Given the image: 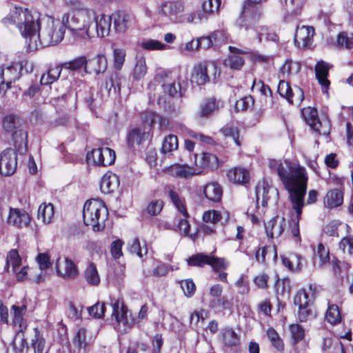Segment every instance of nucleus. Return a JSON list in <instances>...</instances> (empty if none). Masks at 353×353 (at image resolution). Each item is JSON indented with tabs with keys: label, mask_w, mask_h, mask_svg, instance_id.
Masks as SVG:
<instances>
[{
	"label": "nucleus",
	"mask_w": 353,
	"mask_h": 353,
	"mask_svg": "<svg viewBox=\"0 0 353 353\" xmlns=\"http://www.w3.org/2000/svg\"><path fill=\"white\" fill-rule=\"evenodd\" d=\"M268 165L272 172L278 174L289 193L292 208L296 214V219H292L290 223V230L294 241L301 243L299 223L305 205L304 197L307 190L305 169L299 165H292L287 160L270 159Z\"/></svg>",
	"instance_id": "2"
},
{
	"label": "nucleus",
	"mask_w": 353,
	"mask_h": 353,
	"mask_svg": "<svg viewBox=\"0 0 353 353\" xmlns=\"http://www.w3.org/2000/svg\"><path fill=\"white\" fill-rule=\"evenodd\" d=\"M257 39L261 43L263 38L266 41H276L278 40V35L266 26H260L257 30Z\"/></svg>",
	"instance_id": "55"
},
{
	"label": "nucleus",
	"mask_w": 353,
	"mask_h": 353,
	"mask_svg": "<svg viewBox=\"0 0 353 353\" xmlns=\"http://www.w3.org/2000/svg\"><path fill=\"white\" fill-rule=\"evenodd\" d=\"M316 256L319 258L318 265L323 267L324 265L328 263L330 260L329 250L325 248L322 243H319L317 245L316 250H315Z\"/></svg>",
	"instance_id": "63"
},
{
	"label": "nucleus",
	"mask_w": 353,
	"mask_h": 353,
	"mask_svg": "<svg viewBox=\"0 0 353 353\" xmlns=\"http://www.w3.org/2000/svg\"><path fill=\"white\" fill-rule=\"evenodd\" d=\"M61 66L62 68L73 71L79 70L84 68L86 71L88 70V60L85 57L81 56L70 61L62 63Z\"/></svg>",
	"instance_id": "47"
},
{
	"label": "nucleus",
	"mask_w": 353,
	"mask_h": 353,
	"mask_svg": "<svg viewBox=\"0 0 353 353\" xmlns=\"http://www.w3.org/2000/svg\"><path fill=\"white\" fill-rule=\"evenodd\" d=\"M36 261L39 264L41 273L33 278V279L35 282L39 283L43 281L46 277L44 272L50 266V256L47 253H39L36 257Z\"/></svg>",
	"instance_id": "33"
},
{
	"label": "nucleus",
	"mask_w": 353,
	"mask_h": 353,
	"mask_svg": "<svg viewBox=\"0 0 353 353\" xmlns=\"http://www.w3.org/2000/svg\"><path fill=\"white\" fill-rule=\"evenodd\" d=\"M284 9L292 15H298L301 10L303 0H281Z\"/></svg>",
	"instance_id": "51"
},
{
	"label": "nucleus",
	"mask_w": 353,
	"mask_h": 353,
	"mask_svg": "<svg viewBox=\"0 0 353 353\" xmlns=\"http://www.w3.org/2000/svg\"><path fill=\"white\" fill-rule=\"evenodd\" d=\"M84 278L89 285L93 286H97L99 285L101 278L97 266L94 263H90L85 269Z\"/></svg>",
	"instance_id": "32"
},
{
	"label": "nucleus",
	"mask_w": 353,
	"mask_h": 353,
	"mask_svg": "<svg viewBox=\"0 0 353 353\" xmlns=\"http://www.w3.org/2000/svg\"><path fill=\"white\" fill-rule=\"evenodd\" d=\"M176 77L172 72H163L158 74L154 80L159 83L162 82L161 88L163 92L165 94L172 97L176 94L177 87L180 86L179 84L176 86L175 83Z\"/></svg>",
	"instance_id": "15"
},
{
	"label": "nucleus",
	"mask_w": 353,
	"mask_h": 353,
	"mask_svg": "<svg viewBox=\"0 0 353 353\" xmlns=\"http://www.w3.org/2000/svg\"><path fill=\"white\" fill-rule=\"evenodd\" d=\"M27 307L25 305L21 306L13 305L11 307L10 312L12 315V323L19 327L23 326V316L26 312Z\"/></svg>",
	"instance_id": "44"
},
{
	"label": "nucleus",
	"mask_w": 353,
	"mask_h": 353,
	"mask_svg": "<svg viewBox=\"0 0 353 353\" xmlns=\"http://www.w3.org/2000/svg\"><path fill=\"white\" fill-rule=\"evenodd\" d=\"M112 316L115 318L119 330L122 332H128L135 323L134 319L128 315V308L119 299L112 303Z\"/></svg>",
	"instance_id": "6"
},
{
	"label": "nucleus",
	"mask_w": 353,
	"mask_h": 353,
	"mask_svg": "<svg viewBox=\"0 0 353 353\" xmlns=\"http://www.w3.org/2000/svg\"><path fill=\"white\" fill-rule=\"evenodd\" d=\"M260 17L261 14L256 8L245 5L241 14L240 26L248 30L256 23Z\"/></svg>",
	"instance_id": "18"
},
{
	"label": "nucleus",
	"mask_w": 353,
	"mask_h": 353,
	"mask_svg": "<svg viewBox=\"0 0 353 353\" xmlns=\"http://www.w3.org/2000/svg\"><path fill=\"white\" fill-rule=\"evenodd\" d=\"M283 264L291 270H299L302 268V258L297 254H293L290 257L281 256Z\"/></svg>",
	"instance_id": "50"
},
{
	"label": "nucleus",
	"mask_w": 353,
	"mask_h": 353,
	"mask_svg": "<svg viewBox=\"0 0 353 353\" xmlns=\"http://www.w3.org/2000/svg\"><path fill=\"white\" fill-rule=\"evenodd\" d=\"M221 3V0H205L202 3L201 10L208 18L212 13L219 10Z\"/></svg>",
	"instance_id": "60"
},
{
	"label": "nucleus",
	"mask_w": 353,
	"mask_h": 353,
	"mask_svg": "<svg viewBox=\"0 0 353 353\" xmlns=\"http://www.w3.org/2000/svg\"><path fill=\"white\" fill-rule=\"evenodd\" d=\"M112 26V17L104 14H99L95 10V19L93 26L91 27V36L88 39L95 37L103 38L109 35Z\"/></svg>",
	"instance_id": "8"
},
{
	"label": "nucleus",
	"mask_w": 353,
	"mask_h": 353,
	"mask_svg": "<svg viewBox=\"0 0 353 353\" xmlns=\"http://www.w3.org/2000/svg\"><path fill=\"white\" fill-rule=\"evenodd\" d=\"M292 341L293 345H296L303 341L305 337V330L299 324H291L289 327Z\"/></svg>",
	"instance_id": "56"
},
{
	"label": "nucleus",
	"mask_w": 353,
	"mask_h": 353,
	"mask_svg": "<svg viewBox=\"0 0 353 353\" xmlns=\"http://www.w3.org/2000/svg\"><path fill=\"white\" fill-rule=\"evenodd\" d=\"M108 66V61L105 55L97 54L88 61V69L90 68L97 74L103 73Z\"/></svg>",
	"instance_id": "28"
},
{
	"label": "nucleus",
	"mask_w": 353,
	"mask_h": 353,
	"mask_svg": "<svg viewBox=\"0 0 353 353\" xmlns=\"http://www.w3.org/2000/svg\"><path fill=\"white\" fill-rule=\"evenodd\" d=\"M205 196L210 201L219 202L221 201L223 190L220 184L216 182L209 183L203 189Z\"/></svg>",
	"instance_id": "27"
},
{
	"label": "nucleus",
	"mask_w": 353,
	"mask_h": 353,
	"mask_svg": "<svg viewBox=\"0 0 353 353\" xmlns=\"http://www.w3.org/2000/svg\"><path fill=\"white\" fill-rule=\"evenodd\" d=\"M149 137L145 128L137 127L132 128L128 134V143L131 147L143 144Z\"/></svg>",
	"instance_id": "23"
},
{
	"label": "nucleus",
	"mask_w": 353,
	"mask_h": 353,
	"mask_svg": "<svg viewBox=\"0 0 353 353\" xmlns=\"http://www.w3.org/2000/svg\"><path fill=\"white\" fill-rule=\"evenodd\" d=\"M212 76L216 79L220 76V70L214 61L199 62L194 65L191 74V81L198 85H202L209 82Z\"/></svg>",
	"instance_id": "5"
},
{
	"label": "nucleus",
	"mask_w": 353,
	"mask_h": 353,
	"mask_svg": "<svg viewBox=\"0 0 353 353\" xmlns=\"http://www.w3.org/2000/svg\"><path fill=\"white\" fill-rule=\"evenodd\" d=\"M139 46L145 50H162L167 49L168 46L155 39H143L139 43Z\"/></svg>",
	"instance_id": "54"
},
{
	"label": "nucleus",
	"mask_w": 353,
	"mask_h": 353,
	"mask_svg": "<svg viewBox=\"0 0 353 353\" xmlns=\"http://www.w3.org/2000/svg\"><path fill=\"white\" fill-rule=\"evenodd\" d=\"M95 19V9L80 6L63 14V22L76 39H88Z\"/></svg>",
	"instance_id": "3"
},
{
	"label": "nucleus",
	"mask_w": 353,
	"mask_h": 353,
	"mask_svg": "<svg viewBox=\"0 0 353 353\" xmlns=\"http://www.w3.org/2000/svg\"><path fill=\"white\" fill-rule=\"evenodd\" d=\"M227 176L228 179L235 183H245L249 180V172L242 168H234L230 170Z\"/></svg>",
	"instance_id": "31"
},
{
	"label": "nucleus",
	"mask_w": 353,
	"mask_h": 353,
	"mask_svg": "<svg viewBox=\"0 0 353 353\" xmlns=\"http://www.w3.org/2000/svg\"><path fill=\"white\" fill-rule=\"evenodd\" d=\"M223 218L225 219H228V213L225 212L222 214L220 211L215 210H209L203 212L202 216V220L205 223H212L215 225L218 222L221 221Z\"/></svg>",
	"instance_id": "40"
},
{
	"label": "nucleus",
	"mask_w": 353,
	"mask_h": 353,
	"mask_svg": "<svg viewBox=\"0 0 353 353\" xmlns=\"http://www.w3.org/2000/svg\"><path fill=\"white\" fill-rule=\"evenodd\" d=\"M266 334L272 346L278 351L283 352L284 350V343L278 332L273 327H269L267 330Z\"/></svg>",
	"instance_id": "53"
},
{
	"label": "nucleus",
	"mask_w": 353,
	"mask_h": 353,
	"mask_svg": "<svg viewBox=\"0 0 353 353\" xmlns=\"http://www.w3.org/2000/svg\"><path fill=\"white\" fill-rule=\"evenodd\" d=\"M3 21L17 25L25 39L27 50L31 52L59 43L67 28L63 22V16L61 19L47 17L40 21L38 13L18 7L11 10Z\"/></svg>",
	"instance_id": "1"
},
{
	"label": "nucleus",
	"mask_w": 353,
	"mask_h": 353,
	"mask_svg": "<svg viewBox=\"0 0 353 353\" xmlns=\"http://www.w3.org/2000/svg\"><path fill=\"white\" fill-rule=\"evenodd\" d=\"M119 176L112 172H106L101 179L100 188L102 192L110 194L119 188Z\"/></svg>",
	"instance_id": "22"
},
{
	"label": "nucleus",
	"mask_w": 353,
	"mask_h": 353,
	"mask_svg": "<svg viewBox=\"0 0 353 353\" xmlns=\"http://www.w3.org/2000/svg\"><path fill=\"white\" fill-rule=\"evenodd\" d=\"M89 159H92L94 164L102 166L110 165L114 163L116 154L109 148H96L92 150Z\"/></svg>",
	"instance_id": "12"
},
{
	"label": "nucleus",
	"mask_w": 353,
	"mask_h": 353,
	"mask_svg": "<svg viewBox=\"0 0 353 353\" xmlns=\"http://www.w3.org/2000/svg\"><path fill=\"white\" fill-rule=\"evenodd\" d=\"M336 46L340 49L351 50L353 49V33L341 32L336 37Z\"/></svg>",
	"instance_id": "39"
},
{
	"label": "nucleus",
	"mask_w": 353,
	"mask_h": 353,
	"mask_svg": "<svg viewBox=\"0 0 353 353\" xmlns=\"http://www.w3.org/2000/svg\"><path fill=\"white\" fill-rule=\"evenodd\" d=\"M327 321L331 325H337L341 321V315L338 305L332 304L328 306L325 314Z\"/></svg>",
	"instance_id": "49"
},
{
	"label": "nucleus",
	"mask_w": 353,
	"mask_h": 353,
	"mask_svg": "<svg viewBox=\"0 0 353 353\" xmlns=\"http://www.w3.org/2000/svg\"><path fill=\"white\" fill-rule=\"evenodd\" d=\"M330 65L323 61H319L315 65V74L319 83L321 85L323 92H327L330 86L327 79Z\"/></svg>",
	"instance_id": "20"
},
{
	"label": "nucleus",
	"mask_w": 353,
	"mask_h": 353,
	"mask_svg": "<svg viewBox=\"0 0 353 353\" xmlns=\"http://www.w3.org/2000/svg\"><path fill=\"white\" fill-rule=\"evenodd\" d=\"M128 249L131 253L137 255L140 258L145 255L148 252L146 247H141L139 240L137 238L133 239L132 241L129 243Z\"/></svg>",
	"instance_id": "64"
},
{
	"label": "nucleus",
	"mask_w": 353,
	"mask_h": 353,
	"mask_svg": "<svg viewBox=\"0 0 353 353\" xmlns=\"http://www.w3.org/2000/svg\"><path fill=\"white\" fill-rule=\"evenodd\" d=\"M194 163L196 169L201 171L203 168L216 170L219 167V159L215 154L203 152L194 155Z\"/></svg>",
	"instance_id": "16"
},
{
	"label": "nucleus",
	"mask_w": 353,
	"mask_h": 353,
	"mask_svg": "<svg viewBox=\"0 0 353 353\" xmlns=\"http://www.w3.org/2000/svg\"><path fill=\"white\" fill-rule=\"evenodd\" d=\"M170 172L172 176L184 179L200 174L202 172L199 169L192 168L188 165H174L171 167Z\"/></svg>",
	"instance_id": "25"
},
{
	"label": "nucleus",
	"mask_w": 353,
	"mask_h": 353,
	"mask_svg": "<svg viewBox=\"0 0 353 353\" xmlns=\"http://www.w3.org/2000/svg\"><path fill=\"white\" fill-rule=\"evenodd\" d=\"M147 72L145 59L143 57L137 58L136 64L132 71V77L135 80L143 79Z\"/></svg>",
	"instance_id": "46"
},
{
	"label": "nucleus",
	"mask_w": 353,
	"mask_h": 353,
	"mask_svg": "<svg viewBox=\"0 0 353 353\" xmlns=\"http://www.w3.org/2000/svg\"><path fill=\"white\" fill-rule=\"evenodd\" d=\"M315 30L312 26H302L296 28L294 44L299 48H305L312 45Z\"/></svg>",
	"instance_id": "13"
},
{
	"label": "nucleus",
	"mask_w": 353,
	"mask_h": 353,
	"mask_svg": "<svg viewBox=\"0 0 353 353\" xmlns=\"http://www.w3.org/2000/svg\"><path fill=\"white\" fill-rule=\"evenodd\" d=\"M185 10V3L181 0L165 1L159 7V14L163 17L176 16Z\"/></svg>",
	"instance_id": "19"
},
{
	"label": "nucleus",
	"mask_w": 353,
	"mask_h": 353,
	"mask_svg": "<svg viewBox=\"0 0 353 353\" xmlns=\"http://www.w3.org/2000/svg\"><path fill=\"white\" fill-rule=\"evenodd\" d=\"M278 92L290 103H293L294 94L292 93V89L289 83L285 81V79H280L278 85Z\"/></svg>",
	"instance_id": "57"
},
{
	"label": "nucleus",
	"mask_w": 353,
	"mask_h": 353,
	"mask_svg": "<svg viewBox=\"0 0 353 353\" xmlns=\"http://www.w3.org/2000/svg\"><path fill=\"white\" fill-rule=\"evenodd\" d=\"M31 221L30 214L23 209L10 208L8 222L19 228H26Z\"/></svg>",
	"instance_id": "17"
},
{
	"label": "nucleus",
	"mask_w": 353,
	"mask_h": 353,
	"mask_svg": "<svg viewBox=\"0 0 353 353\" xmlns=\"http://www.w3.org/2000/svg\"><path fill=\"white\" fill-rule=\"evenodd\" d=\"M343 202V194L339 188L329 190L324 197V204L328 208L340 206Z\"/></svg>",
	"instance_id": "26"
},
{
	"label": "nucleus",
	"mask_w": 353,
	"mask_h": 353,
	"mask_svg": "<svg viewBox=\"0 0 353 353\" xmlns=\"http://www.w3.org/2000/svg\"><path fill=\"white\" fill-rule=\"evenodd\" d=\"M21 260L16 250H12L7 255L6 264L12 267L13 272H17V269L21 265Z\"/></svg>",
	"instance_id": "62"
},
{
	"label": "nucleus",
	"mask_w": 353,
	"mask_h": 353,
	"mask_svg": "<svg viewBox=\"0 0 353 353\" xmlns=\"http://www.w3.org/2000/svg\"><path fill=\"white\" fill-rule=\"evenodd\" d=\"M23 68L21 62H14L0 66V84L6 85L7 89L11 87L12 82L19 79Z\"/></svg>",
	"instance_id": "9"
},
{
	"label": "nucleus",
	"mask_w": 353,
	"mask_h": 353,
	"mask_svg": "<svg viewBox=\"0 0 353 353\" xmlns=\"http://www.w3.org/2000/svg\"><path fill=\"white\" fill-rule=\"evenodd\" d=\"M220 102L215 99H208L203 101L200 106V115L208 117L219 109Z\"/></svg>",
	"instance_id": "37"
},
{
	"label": "nucleus",
	"mask_w": 353,
	"mask_h": 353,
	"mask_svg": "<svg viewBox=\"0 0 353 353\" xmlns=\"http://www.w3.org/2000/svg\"><path fill=\"white\" fill-rule=\"evenodd\" d=\"M17 166V157L13 149L3 150L0 156V173L1 175L10 176L14 173Z\"/></svg>",
	"instance_id": "10"
},
{
	"label": "nucleus",
	"mask_w": 353,
	"mask_h": 353,
	"mask_svg": "<svg viewBox=\"0 0 353 353\" xmlns=\"http://www.w3.org/2000/svg\"><path fill=\"white\" fill-rule=\"evenodd\" d=\"M61 71V65H58L53 68H50L46 73L41 76L40 79L41 83L42 85H48L52 83L59 79Z\"/></svg>",
	"instance_id": "42"
},
{
	"label": "nucleus",
	"mask_w": 353,
	"mask_h": 353,
	"mask_svg": "<svg viewBox=\"0 0 353 353\" xmlns=\"http://www.w3.org/2000/svg\"><path fill=\"white\" fill-rule=\"evenodd\" d=\"M220 131L225 137H232L238 146L241 145V142L239 139V129L236 123H227L220 130Z\"/></svg>",
	"instance_id": "43"
},
{
	"label": "nucleus",
	"mask_w": 353,
	"mask_h": 353,
	"mask_svg": "<svg viewBox=\"0 0 353 353\" xmlns=\"http://www.w3.org/2000/svg\"><path fill=\"white\" fill-rule=\"evenodd\" d=\"M114 27L117 32H124L129 27L130 16L124 12H117L112 14Z\"/></svg>",
	"instance_id": "34"
},
{
	"label": "nucleus",
	"mask_w": 353,
	"mask_h": 353,
	"mask_svg": "<svg viewBox=\"0 0 353 353\" xmlns=\"http://www.w3.org/2000/svg\"><path fill=\"white\" fill-rule=\"evenodd\" d=\"M54 216V206L50 203H41L37 211V218L45 224L50 223Z\"/></svg>",
	"instance_id": "30"
},
{
	"label": "nucleus",
	"mask_w": 353,
	"mask_h": 353,
	"mask_svg": "<svg viewBox=\"0 0 353 353\" xmlns=\"http://www.w3.org/2000/svg\"><path fill=\"white\" fill-rule=\"evenodd\" d=\"M125 50L121 48H116L113 50V65L117 70H121L125 60Z\"/></svg>",
	"instance_id": "61"
},
{
	"label": "nucleus",
	"mask_w": 353,
	"mask_h": 353,
	"mask_svg": "<svg viewBox=\"0 0 353 353\" xmlns=\"http://www.w3.org/2000/svg\"><path fill=\"white\" fill-rule=\"evenodd\" d=\"M108 215V209L101 200L92 199L85 203L83 222L86 225H90L94 231L99 232L104 229Z\"/></svg>",
	"instance_id": "4"
},
{
	"label": "nucleus",
	"mask_w": 353,
	"mask_h": 353,
	"mask_svg": "<svg viewBox=\"0 0 353 353\" xmlns=\"http://www.w3.org/2000/svg\"><path fill=\"white\" fill-rule=\"evenodd\" d=\"M178 138L176 136L170 134L165 137L161 147V152L165 154H172L178 149Z\"/></svg>",
	"instance_id": "45"
},
{
	"label": "nucleus",
	"mask_w": 353,
	"mask_h": 353,
	"mask_svg": "<svg viewBox=\"0 0 353 353\" xmlns=\"http://www.w3.org/2000/svg\"><path fill=\"white\" fill-rule=\"evenodd\" d=\"M56 271L58 276L65 279H74L79 275L76 264L69 258H59L56 262Z\"/></svg>",
	"instance_id": "11"
},
{
	"label": "nucleus",
	"mask_w": 353,
	"mask_h": 353,
	"mask_svg": "<svg viewBox=\"0 0 353 353\" xmlns=\"http://www.w3.org/2000/svg\"><path fill=\"white\" fill-rule=\"evenodd\" d=\"M208 260L209 254L199 253L188 258L187 262L191 266L203 267L205 265H208Z\"/></svg>",
	"instance_id": "59"
},
{
	"label": "nucleus",
	"mask_w": 353,
	"mask_h": 353,
	"mask_svg": "<svg viewBox=\"0 0 353 353\" xmlns=\"http://www.w3.org/2000/svg\"><path fill=\"white\" fill-rule=\"evenodd\" d=\"M222 37L223 33L221 31H216L208 37H201L197 39L199 48L206 50L210 48L214 43L217 45L221 40Z\"/></svg>",
	"instance_id": "36"
},
{
	"label": "nucleus",
	"mask_w": 353,
	"mask_h": 353,
	"mask_svg": "<svg viewBox=\"0 0 353 353\" xmlns=\"http://www.w3.org/2000/svg\"><path fill=\"white\" fill-rule=\"evenodd\" d=\"M257 207L261 204L265 207L270 200L277 201L279 192L276 188L270 185L265 180L259 181L255 188Z\"/></svg>",
	"instance_id": "7"
},
{
	"label": "nucleus",
	"mask_w": 353,
	"mask_h": 353,
	"mask_svg": "<svg viewBox=\"0 0 353 353\" xmlns=\"http://www.w3.org/2000/svg\"><path fill=\"white\" fill-rule=\"evenodd\" d=\"M34 337L32 340V346L34 353H43L45 348L46 341L37 328H34Z\"/></svg>",
	"instance_id": "58"
},
{
	"label": "nucleus",
	"mask_w": 353,
	"mask_h": 353,
	"mask_svg": "<svg viewBox=\"0 0 353 353\" xmlns=\"http://www.w3.org/2000/svg\"><path fill=\"white\" fill-rule=\"evenodd\" d=\"M221 340L225 346L234 347L236 346L239 342L238 334L233 329L225 327L221 331Z\"/></svg>",
	"instance_id": "41"
},
{
	"label": "nucleus",
	"mask_w": 353,
	"mask_h": 353,
	"mask_svg": "<svg viewBox=\"0 0 353 353\" xmlns=\"http://www.w3.org/2000/svg\"><path fill=\"white\" fill-rule=\"evenodd\" d=\"M23 125L22 119L13 114L6 116L3 121V128L8 132H14L19 129H23Z\"/></svg>",
	"instance_id": "38"
},
{
	"label": "nucleus",
	"mask_w": 353,
	"mask_h": 353,
	"mask_svg": "<svg viewBox=\"0 0 353 353\" xmlns=\"http://www.w3.org/2000/svg\"><path fill=\"white\" fill-rule=\"evenodd\" d=\"M208 265L212 267L213 271L215 272L226 270L230 263L225 258H219L212 254H209Z\"/></svg>",
	"instance_id": "52"
},
{
	"label": "nucleus",
	"mask_w": 353,
	"mask_h": 353,
	"mask_svg": "<svg viewBox=\"0 0 353 353\" xmlns=\"http://www.w3.org/2000/svg\"><path fill=\"white\" fill-rule=\"evenodd\" d=\"M314 130L322 135H328L330 134V123L328 119L325 117L318 118L314 125H310Z\"/></svg>",
	"instance_id": "48"
},
{
	"label": "nucleus",
	"mask_w": 353,
	"mask_h": 353,
	"mask_svg": "<svg viewBox=\"0 0 353 353\" xmlns=\"http://www.w3.org/2000/svg\"><path fill=\"white\" fill-rule=\"evenodd\" d=\"M229 50L231 54L225 59L224 65L232 69L239 70L244 64L241 54H245V51L233 46H229Z\"/></svg>",
	"instance_id": "21"
},
{
	"label": "nucleus",
	"mask_w": 353,
	"mask_h": 353,
	"mask_svg": "<svg viewBox=\"0 0 353 353\" xmlns=\"http://www.w3.org/2000/svg\"><path fill=\"white\" fill-rule=\"evenodd\" d=\"M12 141L15 150L19 154H24L28 149V133L23 129L12 132Z\"/></svg>",
	"instance_id": "24"
},
{
	"label": "nucleus",
	"mask_w": 353,
	"mask_h": 353,
	"mask_svg": "<svg viewBox=\"0 0 353 353\" xmlns=\"http://www.w3.org/2000/svg\"><path fill=\"white\" fill-rule=\"evenodd\" d=\"M301 65L299 62H294L291 59H288L280 69L279 78L285 79L291 74H297L301 70Z\"/></svg>",
	"instance_id": "35"
},
{
	"label": "nucleus",
	"mask_w": 353,
	"mask_h": 353,
	"mask_svg": "<svg viewBox=\"0 0 353 353\" xmlns=\"http://www.w3.org/2000/svg\"><path fill=\"white\" fill-rule=\"evenodd\" d=\"M309 292H306L305 289L299 290L294 296V303L298 307L309 306L311 302V296H314L315 292V287L312 285L308 286Z\"/></svg>",
	"instance_id": "29"
},
{
	"label": "nucleus",
	"mask_w": 353,
	"mask_h": 353,
	"mask_svg": "<svg viewBox=\"0 0 353 353\" xmlns=\"http://www.w3.org/2000/svg\"><path fill=\"white\" fill-rule=\"evenodd\" d=\"M287 223L288 221L283 216H276L265 223V232L269 237H279L285 231Z\"/></svg>",
	"instance_id": "14"
}]
</instances>
